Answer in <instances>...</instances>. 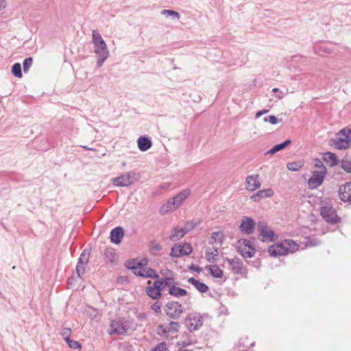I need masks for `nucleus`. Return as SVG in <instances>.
<instances>
[{
    "label": "nucleus",
    "instance_id": "f257e3e1",
    "mask_svg": "<svg viewBox=\"0 0 351 351\" xmlns=\"http://www.w3.org/2000/svg\"><path fill=\"white\" fill-rule=\"evenodd\" d=\"M92 37L94 52L97 58V66L100 68L109 57V50L106 42L97 30H93Z\"/></svg>",
    "mask_w": 351,
    "mask_h": 351
},
{
    "label": "nucleus",
    "instance_id": "f03ea898",
    "mask_svg": "<svg viewBox=\"0 0 351 351\" xmlns=\"http://www.w3.org/2000/svg\"><path fill=\"white\" fill-rule=\"evenodd\" d=\"M298 245L293 240L286 239L280 243L271 245L268 252L271 256L277 257L286 254L287 252L293 253L298 250Z\"/></svg>",
    "mask_w": 351,
    "mask_h": 351
},
{
    "label": "nucleus",
    "instance_id": "7ed1b4c3",
    "mask_svg": "<svg viewBox=\"0 0 351 351\" xmlns=\"http://www.w3.org/2000/svg\"><path fill=\"white\" fill-rule=\"evenodd\" d=\"M132 322L124 317H119L112 319L110 323V330L108 332L110 335L115 334L118 335H125L132 326Z\"/></svg>",
    "mask_w": 351,
    "mask_h": 351
},
{
    "label": "nucleus",
    "instance_id": "20e7f679",
    "mask_svg": "<svg viewBox=\"0 0 351 351\" xmlns=\"http://www.w3.org/2000/svg\"><path fill=\"white\" fill-rule=\"evenodd\" d=\"M127 268L132 270L133 273L141 277L159 278V276L156 271L152 268H144L141 263L128 262L126 265Z\"/></svg>",
    "mask_w": 351,
    "mask_h": 351
},
{
    "label": "nucleus",
    "instance_id": "39448f33",
    "mask_svg": "<svg viewBox=\"0 0 351 351\" xmlns=\"http://www.w3.org/2000/svg\"><path fill=\"white\" fill-rule=\"evenodd\" d=\"M350 142L351 129L344 128L337 134V138L334 141V145L338 149H346L349 147Z\"/></svg>",
    "mask_w": 351,
    "mask_h": 351
},
{
    "label": "nucleus",
    "instance_id": "423d86ee",
    "mask_svg": "<svg viewBox=\"0 0 351 351\" xmlns=\"http://www.w3.org/2000/svg\"><path fill=\"white\" fill-rule=\"evenodd\" d=\"M165 314L172 319H178L184 313V308L178 302L171 301L164 306Z\"/></svg>",
    "mask_w": 351,
    "mask_h": 351
},
{
    "label": "nucleus",
    "instance_id": "0eeeda50",
    "mask_svg": "<svg viewBox=\"0 0 351 351\" xmlns=\"http://www.w3.org/2000/svg\"><path fill=\"white\" fill-rule=\"evenodd\" d=\"M225 261L228 262L229 265V269L234 274L241 275L242 277L247 278V269L244 266L243 261L239 258H226Z\"/></svg>",
    "mask_w": 351,
    "mask_h": 351
},
{
    "label": "nucleus",
    "instance_id": "6e6552de",
    "mask_svg": "<svg viewBox=\"0 0 351 351\" xmlns=\"http://www.w3.org/2000/svg\"><path fill=\"white\" fill-rule=\"evenodd\" d=\"M320 213L323 219L328 223L337 224L340 222V217L337 215L335 209L330 205L322 206Z\"/></svg>",
    "mask_w": 351,
    "mask_h": 351
},
{
    "label": "nucleus",
    "instance_id": "1a4fd4ad",
    "mask_svg": "<svg viewBox=\"0 0 351 351\" xmlns=\"http://www.w3.org/2000/svg\"><path fill=\"white\" fill-rule=\"evenodd\" d=\"M257 230L263 237V241H274L278 239V236L275 232L263 221L258 223Z\"/></svg>",
    "mask_w": 351,
    "mask_h": 351
},
{
    "label": "nucleus",
    "instance_id": "9d476101",
    "mask_svg": "<svg viewBox=\"0 0 351 351\" xmlns=\"http://www.w3.org/2000/svg\"><path fill=\"white\" fill-rule=\"evenodd\" d=\"M134 175L133 171H129L113 178L112 182L114 186H128L134 182Z\"/></svg>",
    "mask_w": 351,
    "mask_h": 351
},
{
    "label": "nucleus",
    "instance_id": "9b49d317",
    "mask_svg": "<svg viewBox=\"0 0 351 351\" xmlns=\"http://www.w3.org/2000/svg\"><path fill=\"white\" fill-rule=\"evenodd\" d=\"M238 244V251L243 257L252 258L254 256L255 250L249 240L245 239L239 240Z\"/></svg>",
    "mask_w": 351,
    "mask_h": 351
},
{
    "label": "nucleus",
    "instance_id": "f8f14e48",
    "mask_svg": "<svg viewBox=\"0 0 351 351\" xmlns=\"http://www.w3.org/2000/svg\"><path fill=\"white\" fill-rule=\"evenodd\" d=\"M192 252V247L189 243L176 245L171 247L170 255L173 257H180L189 255Z\"/></svg>",
    "mask_w": 351,
    "mask_h": 351
},
{
    "label": "nucleus",
    "instance_id": "ddd939ff",
    "mask_svg": "<svg viewBox=\"0 0 351 351\" xmlns=\"http://www.w3.org/2000/svg\"><path fill=\"white\" fill-rule=\"evenodd\" d=\"M255 229V221L250 217H244L239 226V230L244 234H252Z\"/></svg>",
    "mask_w": 351,
    "mask_h": 351
},
{
    "label": "nucleus",
    "instance_id": "4468645a",
    "mask_svg": "<svg viewBox=\"0 0 351 351\" xmlns=\"http://www.w3.org/2000/svg\"><path fill=\"white\" fill-rule=\"evenodd\" d=\"M326 174L324 171H313L308 181V187L311 189H314L320 186L323 183Z\"/></svg>",
    "mask_w": 351,
    "mask_h": 351
},
{
    "label": "nucleus",
    "instance_id": "2eb2a0df",
    "mask_svg": "<svg viewBox=\"0 0 351 351\" xmlns=\"http://www.w3.org/2000/svg\"><path fill=\"white\" fill-rule=\"evenodd\" d=\"M186 324L190 331L197 330L203 324L202 317L199 314H191L188 317Z\"/></svg>",
    "mask_w": 351,
    "mask_h": 351
},
{
    "label": "nucleus",
    "instance_id": "dca6fc26",
    "mask_svg": "<svg viewBox=\"0 0 351 351\" xmlns=\"http://www.w3.org/2000/svg\"><path fill=\"white\" fill-rule=\"evenodd\" d=\"M339 197L344 202H351V182L339 186Z\"/></svg>",
    "mask_w": 351,
    "mask_h": 351
},
{
    "label": "nucleus",
    "instance_id": "f3484780",
    "mask_svg": "<svg viewBox=\"0 0 351 351\" xmlns=\"http://www.w3.org/2000/svg\"><path fill=\"white\" fill-rule=\"evenodd\" d=\"M89 259V254L84 251L79 259L76 266V272L77 276L81 278L85 271V265L88 263Z\"/></svg>",
    "mask_w": 351,
    "mask_h": 351
},
{
    "label": "nucleus",
    "instance_id": "a211bd4d",
    "mask_svg": "<svg viewBox=\"0 0 351 351\" xmlns=\"http://www.w3.org/2000/svg\"><path fill=\"white\" fill-rule=\"evenodd\" d=\"M258 175H250L245 178V188L250 191H254L261 187Z\"/></svg>",
    "mask_w": 351,
    "mask_h": 351
},
{
    "label": "nucleus",
    "instance_id": "6ab92c4d",
    "mask_svg": "<svg viewBox=\"0 0 351 351\" xmlns=\"http://www.w3.org/2000/svg\"><path fill=\"white\" fill-rule=\"evenodd\" d=\"M274 194V191L271 189H265L252 195L250 199L254 202H258L261 199L273 196Z\"/></svg>",
    "mask_w": 351,
    "mask_h": 351
},
{
    "label": "nucleus",
    "instance_id": "aec40b11",
    "mask_svg": "<svg viewBox=\"0 0 351 351\" xmlns=\"http://www.w3.org/2000/svg\"><path fill=\"white\" fill-rule=\"evenodd\" d=\"M191 190L184 189L171 198L176 208H179L185 199L190 195Z\"/></svg>",
    "mask_w": 351,
    "mask_h": 351
},
{
    "label": "nucleus",
    "instance_id": "412c9836",
    "mask_svg": "<svg viewBox=\"0 0 351 351\" xmlns=\"http://www.w3.org/2000/svg\"><path fill=\"white\" fill-rule=\"evenodd\" d=\"M124 235L123 229L121 227H116L110 231V241L115 244H119Z\"/></svg>",
    "mask_w": 351,
    "mask_h": 351
},
{
    "label": "nucleus",
    "instance_id": "4be33fe9",
    "mask_svg": "<svg viewBox=\"0 0 351 351\" xmlns=\"http://www.w3.org/2000/svg\"><path fill=\"white\" fill-rule=\"evenodd\" d=\"M138 149L142 152H145L151 148L152 145V141L147 136H141L137 140Z\"/></svg>",
    "mask_w": 351,
    "mask_h": 351
},
{
    "label": "nucleus",
    "instance_id": "5701e85b",
    "mask_svg": "<svg viewBox=\"0 0 351 351\" xmlns=\"http://www.w3.org/2000/svg\"><path fill=\"white\" fill-rule=\"evenodd\" d=\"M161 290L154 282L152 286L146 287V293L151 298L156 300L161 295Z\"/></svg>",
    "mask_w": 351,
    "mask_h": 351
},
{
    "label": "nucleus",
    "instance_id": "b1692460",
    "mask_svg": "<svg viewBox=\"0 0 351 351\" xmlns=\"http://www.w3.org/2000/svg\"><path fill=\"white\" fill-rule=\"evenodd\" d=\"M154 282L158 285L161 291L164 290L167 287L169 288L174 284V279L173 278L165 277L158 279Z\"/></svg>",
    "mask_w": 351,
    "mask_h": 351
},
{
    "label": "nucleus",
    "instance_id": "393cba45",
    "mask_svg": "<svg viewBox=\"0 0 351 351\" xmlns=\"http://www.w3.org/2000/svg\"><path fill=\"white\" fill-rule=\"evenodd\" d=\"M176 209L171 199H169L165 202L160 208L159 213L162 215H165L170 212H172Z\"/></svg>",
    "mask_w": 351,
    "mask_h": 351
},
{
    "label": "nucleus",
    "instance_id": "a878e982",
    "mask_svg": "<svg viewBox=\"0 0 351 351\" xmlns=\"http://www.w3.org/2000/svg\"><path fill=\"white\" fill-rule=\"evenodd\" d=\"M323 160L330 167H334L338 163L336 154L332 152H326L323 155Z\"/></svg>",
    "mask_w": 351,
    "mask_h": 351
},
{
    "label": "nucleus",
    "instance_id": "bb28decb",
    "mask_svg": "<svg viewBox=\"0 0 351 351\" xmlns=\"http://www.w3.org/2000/svg\"><path fill=\"white\" fill-rule=\"evenodd\" d=\"M188 281L189 283L193 285L200 293H206L208 290V287L206 284L199 281L198 280H196L194 278H190Z\"/></svg>",
    "mask_w": 351,
    "mask_h": 351
},
{
    "label": "nucleus",
    "instance_id": "cd10ccee",
    "mask_svg": "<svg viewBox=\"0 0 351 351\" xmlns=\"http://www.w3.org/2000/svg\"><path fill=\"white\" fill-rule=\"evenodd\" d=\"M169 293L173 296L180 298L186 295L188 292L186 290L173 285L169 288Z\"/></svg>",
    "mask_w": 351,
    "mask_h": 351
},
{
    "label": "nucleus",
    "instance_id": "c85d7f7f",
    "mask_svg": "<svg viewBox=\"0 0 351 351\" xmlns=\"http://www.w3.org/2000/svg\"><path fill=\"white\" fill-rule=\"evenodd\" d=\"M187 233V230L184 228H175L172 230L169 237L171 241H178L182 238Z\"/></svg>",
    "mask_w": 351,
    "mask_h": 351
},
{
    "label": "nucleus",
    "instance_id": "c756f323",
    "mask_svg": "<svg viewBox=\"0 0 351 351\" xmlns=\"http://www.w3.org/2000/svg\"><path fill=\"white\" fill-rule=\"evenodd\" d=\"M291 143L290 139H287L283 143L276 145L274 146L271 149H270L269 151H267L265 154H274L277 153L278 152L285 149L287 146L290 145Z\"/></svg>",
    "mask_w": 351,
    "mask_h": 351
},
{
    "label": "nucleus",
    "instance_id": "7c9ffc66",
    "mask_svg": "<svg viewBox=\"0 0 351 351\" xmlns=\"http://www.w3.org/2000/svg\"><path fill=\"white\" fill-rule=\"evenodd\" d=\"M207 270L209 271L210 274L215 278H220L223 276V271L217 265L208 266Z\"/></svg>",
    "mask_w": 351,
    "mask_h": 351
},
{
    "label": "nucleus",
    "instance_id": "2f4dec72",
    "mask_svg": "<svg viewBox=\"0 0 351 351\" xmlns=\"http://www.w3.org/2000/svg\"><path fill=\"white\" fill-rule=\"evenodd\" d=\"M206 258L209 262L215 261L219 255V251L216 248H208L206 250Z\"/></svg>",
    "mask_w": 351,
    "mask_h": 351
},
{
    "label": "nucleus",
    "instance_id": "473e14b6",
    "mask_svg": "<svg viewBox=\"0 0 351 351\" xmlns=\"http://www.w3.org/2000/svg\"><path fill=\"white\" fill-rule=\"evenodd\" d=\"M104 255L105 256V258L111 263L114 262L117 259V254L115 250L112 247L106 248L104 250Z\"/></svg>",
    "mask_w": 351,
    "mask_h": 351
},
{
    "label": "nucleus",
    "instance_id": "72a5a7b5",
    "mask_svg": "<svg viewBox=\"0 0 351 351\" xmlns=\"http://www.w3.org/2000/svg\"><path fill=\"white\" fill-rule=\"evenodd\" d=\"M223 234L221 232H213L211 234V240L213 243L221 244L223 241Z\"/></svg>",
    "mask_w": 351,
    "mask_h": 351
},
{
    "label": "nucleus",
    "instance_id": "f704fd0d",
    "mask_svg": "<svg viewBox=\"0 0 351 351\" xmlns=\"http://www.w3.org/2000/svg\"><path fill=\"white\" fill-rule=\"evenodd\" d=\"M341 166L345 171L351 173V159L345 156L341 160Z\"/></svg>",
    "mask_w": 351,
    "mask_h": 351
},
{
    "label": "nucleus",
    "instance_id": "c9c22d12",
    "mask_svg": "<svg viewBox=\"0 0 351 351\" xmlns=\"http://www.w3.org/2000/svg\"><path fill=\"white\" fill-rule=\"evenodd\" d=\"M304 244L306 247H314L318 245L320 241L315 237H306L304 241Z\"/></svg>",
    "mask_w": 351,
    "mask_h": 351
},
{
    "label": "nucleus",
    "instance_id": "e433bc0d",
    "mask_svg": "<svg viewBox=\"0 0 351 351\" xmlns=\"http://www.w3.org/2000/svg\"><path fill=\"white\" fill-rule=\"evenodd\" d=\"M12 73L15 77L19 78H21L23 76L22 71H21V65L20 63H15L12 66Z\"/></svg>",
    "mask_w": 351,
    "mask_h": 351
},
{
    "label": "nucleus",
    "instance_id": "4c0bfd02",
    "mask_svg": "<svg viewBox=\"0 0 351 351\" xmlns=\"http://www.w3.org/2000/svg\"><path fill=\"white\" fill-rule=\"evenodd\" d=\"M161 14L166 16H173L177 19L180 18V14L178 12L171 10H163L161 11Z\"/></svg>",
    "mask_w": 351,
    "mask_h": 351
},
{
    "label": "nucleus",
    "instance_id": "58836bf2",
    "mask_svg": "<svg viewBox=\"0 0 351 351\" xmlns=\"http://www.w3.org/2000/svg\"><path fill=\"white\" fill-rule=\"evenodd\" d=\"M302 165L300 162H289L287 164V169L292 171H297L301 169Z\"/></svg>",
    "mask_w": 351,
    "mask_h": 351
},
{
    "label": "nucleus",
    "instance_id": "ea45409f",
    "mask_svg": "<svg viewBox=\"0 0 351 351\" xmlns=\"http://www.w3.org/2000/svg\"><path fill=\"white\" fill-rule=\"evenodd\" d=\"M162 249V246L161 245L156 242V241H152L150 242V251L152 253H156L157 252H159L160 250H161Z\"/></svg>",
    "mask_w": 351,
    "mask_h": 351
},
{
    "label": "nucleus",
    "instance_id": "a19ab883",
    "mask_svg": "<svg viewBox=\"0 0 351 351\" xmlns=\"http://www.w3.org/2000/svg\"><path fill=\"white\" fill-rule=\"evenodd\" d=\"M314 166L319 169L318 171H324V173H326L327 169L319 159L316 158L314 160Z\"/></svg>",
    "mask_w": 351,
    "mask_h": 351
},
{
    "label": "nucleus",
    "instance_id": "79ce46f5",
    "mask_svg": "<svg viewBox=\"0 0 351 351\" xmlns=\"http://www.w3.org/2000/svg\"><path fill=\"white\" fill-rule=\"evenodd\" d=\"M33 59L32 57L27 58L23 61V70L25 73H27L29 67L32 65Z\"/></svg>",
    "mask_w": 351,
    "mask_h": 351
},
{
    "label": "nucleus",
    "instance_id": "37998d69",
    "mask_svg": "<svg viewBox=\"0 0 351 351\" xmlns=\"http://www.w3.org/2000/svg\"><path fill=\"white\" fill-rule=\"evenodd\" d=\"M61 335L64 338V339L66 341L70 339V336L71 335V330L69 328H64L60 332Z\"/></svg>",
    "mask_w": 351,
    "mask_h": 351
},
{
    "label": "nucleus",
    "instance_id": "c03bdc74",
    "mask_svg": "<svg viewBox=\"0 0 351 351\" xmlns=\"http://www.w3.org/2000/svg\"><path fill=\"white\" fill-rule=\"evenodd\" d=\"M69 346V348L72 349H80L81 348V344L74 340H71V339L66 341Z\"/></svg>",
    "mask_w": 351,
    "mask_h": 351
},
{
    "label": "nucleus",
    "instance_id": "a18cd8bd",
    "mask_svg": "<svg viewBox=\"0 0 351 351\" xmlns=\"http://www.w3.org/2000/svg\"><path fill=\"white\" fill-rule=\"evenodd\" d=\"M265 122H269L271 124H276L278 123V119L274 115H269L264 118Z\"/></svg>",
    "mask_w": 351,
    "mask_h": 351
},
{
    "label": "nucleus",
    "instance_id": "49530a36",
    "mask_svg": "<svg viewBox=\"0 0 351 351\" xmlns=\"http://www.w3.org/2000/svg\"><path fill=\"white\" fill-rule=\"evenodd\" d=\"M151 308L156 313H160L161 312V304L156 301L151 306Z\"/></svg>",
    "mask_w": 351,
    "mask_h": 351
},
{
    "label": "nucleus",
    "instance_id": "de8ad7c7",
    "mask_svg": "<svg viewBox=\"0 0 351 351\" xmlns=\"http://www.w3.org/2000/svg\"><path fill=\"white\" fill-rule=\"evenodd\" d=\"M169 326H170V328H169V330L173 331V332L178 331L179 329V327H180V325L178 322H173V321L169 323Z\"/></svg>",
    "mask_w": 351,
    "mask_h": 351
},
{
    "label": "nucleus",
    "instance_id": "09e8293b",
    "mask_svg": "<svg viewBox=\"0 0 351 351\" xmlns=\"http://www.w3.org/2000/svg\"><path fill=\"white\" fill-rule=\"evenodd\" d=\"M272 92L276 93L275 97L278 99H281L284 96V93L282 91H280L278 88H273Z\"/></svg>",
    "mask_w": 351,
    "mask_h": 351
},
{
    "label": "nucleus",
    "instance_id": "8fccbe9b",
    "mask_svg": "<svg viewBox=\"0 0 351 351\" xmlns=\"http://www.w3.org/2000/svg\"><path fill=\"white\" fill-rule=\"evenodd\" d=\"M165 343H160L153 351H163L165 349Z\"/></svg>",
    "mask_w": 351,
    "mask_h": 351
},
{
    "label": "nucleus",
    "instance_id": "3c124183",
    "mask_svg": "<svg viewBox=\"0 0 351 351\" xmlns=\"http://www.w3.org/2000/svg\"><path fill=\"white\" fill-rule=\"evenodd\" d=\"M7 6V2L5 0H0V11L5 8Z\"/></svg>",
    "mask_w": 351,
    "mask_h": 351
},
{
    "label": "nucleus",
    "instance_id": "603ef678",
    "mask_svg": "<svg viewBox=\"0 0 351 351\" xmlns=\"http://www.w3.org/2000/svg\"><path fill=\"white\" fill-rule=\"evenodd\" d=\"M320 49L322 50L324 52L329 53L330 51L328 49H327L325 46L321 45L319 47Z\"/></svg>",
    "mask_w": 351,
    "mask_h": 351
},
{
    "label": "nucleus",
    "instance_id": "864d4df0",
    "mask_svg": "<svg viewBox=\"0 0 351 351\" xmlns=\"http://www.w3.org/2000/svg\"><path fill=\"white\" fill-rule=\"evenodd\" d=\"M261 115H263V112L261 111H258L255 114V118L256 119H258V117H260Z\"/></svg>",
    "mask_w": 351,
    "mask_h": 351
},
{
    "label": "nucleus",
    "instance_id": "5fc2aeb1",
    "mask_svg": "<svg viewBox=\"0 0 351 351\" xmlns=\"http://www.w3.org/2000/svg\"><path fill=\"white\" fill-rule=\"evenodd\" d=\"M179 351H193L192 350L186 349V348H180Z\"/></svg>",
    "mask_w": 351,
    "mask_h": 351
},
{
    "label": "nucleus",
    "instance_id": "6e6d98bb",
    "mask_svg": "<svg viewBox=\"0 0 351 351\" xmlns=\"http://www.w3.org/2000/svg\"><path fill=\"white\" fill-rule=\"evenodd\" d=\"M261 112H263V114H264L268 112V110H263Z\"/></svg>",
    "mask_w": 351,
    "mask_h": 351
},
{
    "label": "nucleus",
    "instance_id": "4d7b16f0",
    "mask_svg": "<svg viewBox=\"0 0 351 351\" xmlns=\"http://www.w3.org/2000/svg\"><path fill=\"white\" fill-rule=\"evenodd\" d=\"M190 268H191V269H195V270H197V269L195 268V267H193H193H190Z\"/></svg>",
    "mask_w": 351,
    "mask_h": 351
},
{
    "label": "nucleus",
    "instance_id": "13d9d810",
    "mask_svg": "<svg viewBox=\"0 0 351 351\" xmlns=\"http://www.w3.org/2000/svg\"><path fill=\"white\" fill-rule=\"evenodd\" d=\"M147 283H148L149 285H151V284H152V282H151L150 280H149V281L147 282Z\"/></svg>",
    "mask_w": 351,
    "mask_h": 351
},
{
    "label": "nucleus",
    "instance_id": "bf43d9fd",
    "mask_svg": "<svg viewBox=\"0 0 351 351\" xmlns=\"http://www.w3.org/2000/svg\"><path fill=\"white\" fill-rule=\"evenodd\" d=\"M85 149H88V150H90V148H87L86 147H84Z\"/></svg>",
    "mask_w": 351,
    "mask_h": 351
}]
</instances>
